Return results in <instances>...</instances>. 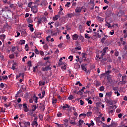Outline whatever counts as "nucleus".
<instances>
[{"mask_svg":"<svg viewBox=\"0 0 127 127\" xmlns=\"http://www.w3.org/2000/svg\"><path fill=\"white\" fill-rule=\"evenodd\" d=\"M68 59H70V62H71V61H72V60H73V56H70L68 57Z\"/></svg>","mask_w":127,"mask_h":127,"instance_id":"obj_58","label":"nucleus"},{"mask_svg":"<svg viewBox=\"0 0 127 127\" xmlns=\"http://www.w3.org/2000/svg\"><path fill=\"white\" fill-rule=\"evenodd\" d=\"M75 15V14L74 13H67V16H68V17H69V18H71V17H74Z\"/></svg>","mask_w":127,"mask_h":127,"instance_id":"obj_15","label":"nucleus"},{"mask_svg":"<svg viewBox=\"0 0 127 127\" xmlns=\"http://www.w3.org/2000/svg\"><path fill=\"white\" fill-rule=\"evenodd\" d=\"M61 116H62V113L59 112L57 114V117H58V118H60V117H61Z\"/></svg>","mask_w":127,"mask_h":127,"instance_id":"obj_63","label":"nucleus"},{"mask_svg":"<svg viewBox=\"0 0 127 127\" xmlns=\"http://www.w3.org/2000/svg\"><path fill=\"white\" fill-rule=\"evenodd\" d=\"M59 16H58L57 15H56L55 16L53 17V20H54V21H55L56 20H58V18H59Z\"/></svg>","mask_w":127,"mask_h":127,"instance_id":"obj_19","label":"nucleus"},{"mask_svg":"<svg viewBox=\"0 0 127 127\" xmlns=\"http://www.w3.org/2000/svg\"><path fill=\"white\" fill-rule=\"evenodd\" d=\"M75 11L76 12H81V11H82V9H81V8H79V7H77L75 9Z\"/></svg>","mask_w":127,"mask_h":127,"instance_id":"obj_26","label":"nucleus"},{"mask_svg":"<svg viewBox=\"0 0 127 127\" xmlns=\"http://www.w3.org/2000/svg\"><path fill=\"white\" fill-rule=\"evenodd\" d=\"M94 126H95V123H94V122L91 120L90 121V123L89 124V127H91V126L94 127Z\"/></svg>","mask_w":127,"mask_h":127,"instance_id":"obj_25","label":"nucleus"},{"mask_svg":"<svg viewBox=\"0 0 127 127\" xmlns=\"http://www.w3.org/2000/svg\"><path fill=\"white\" fill-rule=\"evenodd\" d=\"M69 50L71 53V54H73V53H75V50L73 49L70 48L69 49Z\"/></svg>","mask_w":127,"mask_h":127,"instance_id":"obj_51","label":"nucleus"},{"mask_svg":"<svg viewBox=\"0 0 127 127\" xmlns=\"http://www.w3.org/2000/svg\"><path fill=\"white\" fill-rule=\"evenodd\" d=\"M78 38H79V36H78V34H74L73 35H72L73 40H77Z\"/></svg>","mask_w":127,"mask_h":127,"instance_id":"obj_10","label":"nucleus"},{"mask_svg":"<svg viewBox=\"0 0 127 127\" xmlns=\"http://www.w3.org/2000/svg\"><path fill=\"white\" fill-rule=\"evenodd\" d=\"M42 20V22H45V21H47V18H46L45 17H43L41 18Z\"/></svg>","mask_w":127,"mask_h":127,"instance_id":"obj_24","label":"nucleus"},{"mask_svg":"<svg viewBox=\"0 0 127 127\" xmlns=\"http://www.w3.org/2000/svg\"><path fill=\"white\" fill-rule=\"evenodd\" d=\"M25 126L24 127H27V126L29 127L30 126V122H25Z\"/></svg>","mask_w":127,"mask_h":127,"instance_id":"obj_36","label":"nucleus"},{"mask_svg":"<svg viewBox=\"0 0 127 127\" xmlns=\"http://www.w3.org/2000/svg\"><path fill=\"white\" fill-rule=\"evenodd\" d=\"M104 90H105V87H104V86L100 87L99 88V91H100V92H103Z\"/></svg>","mask_w":127,"mask_h":127,"instance_id":"obj_38","label":"nucleus"},{"mask_svg":"<svg viewBox=\"0 0 127 127\" xmlns=\"http://www.w3.org/2000/svg\"><path fill=\"white\" fill-rule=\"evenodd\" d=\"M33 4H34V2H30L28 4V7H30L31 8V7H32V6H34Z\"/></svg>","mask_w":127,"mask_h":127,"instance_id":"obj_16","label":"nucleus"},{"mask_svg":"<svg viewBox=\"0 0 127 127\" xmlns=\"http://www.w3.org/2000/svg\"><path fill=\"white\" fill-rule=\"evenodd\" d=\"M19 126L21 127H25V123H20V122H19Z\"/></svg>","mask_w":127,"mask_h":127,"instance_id":"obj_42","label":"nucleus"},{"mask_svg":"<svg viewBox=\"0 0 127 127\" xmlns=\"http://www.w3.org/2000/svg\"><path fill=\"white\" fill-rule=\"evenodd\" d=\"M106 39H107V38H105V37H103L101 40V42L102 43H104V42H105V40H106Z\"/></svg>","mask_w":127,"mask_h":127,"instance_id":"obj_54","label":"nucleus"},{"mask_svg":"<svg viewBox=\"0 0 127 127\" xmlns=\"http://www.w3.org/2000/svg\"><path fill=\"white\" fill-rule=\"evenodd\" d=\"M107 50H109V48L108 47H106L103 49L102 52L106 54V52H107Z\"/></svg>","mask_w":127,"mask_h":127,"instance_id":"obj_21","label":"nucleus"},{"mask_svg":"<svg viewBox=\"0 0 127 127\" xmlns=\"http://www.w3.org/2000/svg\"><path fill=\"white\" fill-rule=\"evenodd\" d=\"M106 96H108V97H111V96H112V92L106 93Z\"/></svg>","mask_w":127,"mask_h":127,"instance_id":"obj_50","label":"nucleus"},{"mask_svg":"<svg viewBox=\"0 0 127 127\" xmlns=\"http://www.w3.org/2000/svg\"><path fill=\"white\" fill-rule=\"evenodd\" d=\"M77 95H80V96H82L83 95V91L79 90L76 93Z\"/></svg>","mask_w":127,"mask_h":127,"instance_id":"obj_32","label":"nucleus"},{"mask_svg":"<svg viewBox=\"0 0 127 127\" xmlns=\"http://www.w3.org/2000/svg\"><path fill=\"white\" fill-rule=\"evenodd\" d=\"M9 7L12 9H15L16 7V5L15 4H11L9 5Z\"/></svg>","mask_w":127,"mask_h":127,"instance_id":"obj_11","label":"nucleus"},{"mask_svg":"<svg viewBox=\"0 0 127 127\" xmlns=\"http://www.w3.org/2000/svg\"><path fill=\"white\" fill-rule=\"evenodd\" d=\"M113 14V12L111 10H108L107 12V15L108 17H110Z\"/></svg>","mask_w":127,"mask_h":127,"instance_id":"obj_13","label":"nucleus"},{"mask_svg":"<svg viewBox=\"0 0 127 127\" xmlns=\"http://www.w3.org/2000/svg\"><path fill=\"white\" fill-rule=\"evenodd\" d=\"M79 29L81 33H83V32H84V30H85L84 29V26H82L81 25H79Z\"/></svg>","mask_w":127,"mask_h":127,"instance_id":"obj_9","label":"nucleus"},{"mask_svg":"<svg viewBox=\"0 0 127 127\" xmlns=\"http://www.w3.org/2000/svg\"><path fill=\"white\" fill-rule=\"evenodd\" d=\"M45 95V91L43 90L42 92V96L40 97V99H43L44 96Z\"/></svg>","mask_w":127,"mask_h":127,"instance_id":"obj_30","label":"nucleus"},{"mask_svg":"<svg viewBox=\"0 0 127 127\" xmlns=\"http://www.w3.org/2000/svg\"><path fill=\"white\" fill-rule=\"evenodd\" d=\"M79 125L78 127H80V126H81L82 125V124H84V121L81 120H79Z\"/></svg>","mask_w":127,"mask_h":127,"instance_id":"obj_39","label":"nucleus"},{"mask_svg":"<svg viewBox=\"0 0 127 127\" xmlns=\"http://www.w3.org/2000/svg\"><path fill=\"white\" fill-rule=\"evenodd\" d=\"M38 6L37 5H34V6L31 7V11L33 13H37L38 11Z\"/></svg>","mask_w":127,"mask_h":127,"instance_id":"obj_2","label":"nucleus"},{"mask_svg":"<svg viewBox=\"0 0 127 127\" xmlns=\"http://www.w3.org/2000/svg\"><path fill=\"white\" fill-rule=\"evenodd\" d=\"M33 99L35 102V103H37L38 101V97H37L36 96V95H34L33 96Z\"/></svg>","mask_w":127,"mask_h":127,"instance_id":"obj_14","label":"nucleus"},{"mask_svg":"<svg viewBox=\"0 0 127 127\" xmlns=\"http://www.w3.org/2000/svg\"><path fill=\"white\" fill-rule=\"evenodd\" d=\"M39 2H40V0H35L34 4H37V5H39Z\"/></svg>","mask_w":127,"mask_h":127,"instance_id":"obj_29","label":"nucleus"},{"mask_svg":"<svg viewBox=\"0 0 127 127\" xmlns=\"http://www.w3.org/2000/svg\"><path fill=\"white\" fill-rule=\"evenodd\" d=\"M49 70H51L50 65H47L45 67H42V71L44 72H45V71H49Z\"/></svg>","mask_w":127,"mask_h":127,"instance_id":"obj_4","label":"nucleus"},{"mask_svg":"<svg viewBox=\"0 0 127 127\" xmlns=\"http://www.w3.org/2000/svg\"><path fill=\"white\" fill-rule=\"evenodd\" d=\"M39 119L41 121H43V115L39 114Z\"/></svg>","mask_w":127,"mask_h":127,"instance_id":"obj_48","label":"nucleus"},{"mask_svg":"<svg viewBox=\"0 0 127 127\" xmlns=\"http://www.w3.org/2000/svg\"><path fill=\"white\" fill-rule=\"evenodd\" d=\"M34 51L36 54H39V51L37 49H35Z\"/></svg>","mask_w":127,"mask_h":127,"instance_id":"obj_56","label":"nucleus"},{"mask_svg":"<svg viewBox=\"0 0 127 127\" xmlns=\"http://www.w3.org/2000/svg\"><path fill=\"white\" fill-rule=\"evenodd\" d=\"M125 79H126V76H122V82H124V83H127V81H126V80H125Z\"/></svg>","mask_w":127,"mask_h":127,"instance_id":"obj_46","label":"nucleus"},{"mask_svg":"<svg viewBox=\"0 0 127 127\" xmlns=\"http://www.w3.org/2000/svg\"><path fill=\"white\" fill-rule=\"evenodd\" d=\"M40 105H41V106L39 107V108L42 110V112H44V110H45L44 104L40 103Z\"/></svg>","mask_w":127,"mask_h":127,"instance_id":"obj_8","label":"nucleus"},{"mask_svg":"<svg viewBox=\"0 0 127 127\" xmlns=\"http://www.w3.org/2000/svg\"><path fill=\"white\" fill-rule=\"evenodd\" d=\"M97 17L98 18V20H100V21H104V18H102L100 16H98Z\"/></svg>","mask_w":127,"mask_h":127,"instance_id":"obj_53","label":"nucleus"},{"mask_svg":"<svg viewBox=\"0 0 127 127\" xmlns=\"http://www.w3.org/2000/svg\"><path fill=\"white\" fill-rule=\"evenodd\" d=\"M32 112H35L36 111V109H37V107H36V105H33L32 106Z\"/></svg>","mask_w":127,"mask_h":127,"instance_id":"obj_20","label":"nucleus"},{"mask_svg":"<svg viewBox=\"0 0 127 127\" xmlns=\"http://www.w3.org/2000/svg\"><path fill=\"white\" fill-rule=\"evenodd\" d=\"M106 26H108V28H112V27H114V26H112L111 25V23L106 22V24H105Z\"/></svg>","mask_w":127,"mask_h":127,"instance_id":"obj_18","label":"nucleus"},{"mask_svg":"<svg viewBox=\"0 0 127 127\" xmlns=\"http://www.w3.org/2000/svg\"><path fill=\"white\" fill-rule=\"evenodd\" d=\"M16 65H17V64L14 63L12 64V66L11 67V69L12 70H15V66H16Z\"/></svg>","mask_w":127,"mask_h":127,"instance_id":"obj_22","label":"nucleus"},{"mask_svg":"<svg viewBox=\"0 0 127 127\" xmlns=\"http://www.w3.org/2000/svg\"><path fill=\"white\" fill-rule=\"evenodd\" d=\"M70 4H71V2H67L66 4H65V6H67V7H69L70 6Z\"/></svg>","mask_w":127,"mask_h":127,"instance_id":"obj_55","label":"nucleus"},{"mask_svg":"<svg viewBox=\"0 0 127 127\" xmlns=\"http://www.w3.org/2000/svg\"><path fill=\"white\" fill-rule=\"evenodd\" d=\"M9 57L10 59H13V58H14V54H12L11 55H9Z\"/></svg>","mask_w":127,"mask_h":127,"instance_id":"obj_40","label":"nucleus"},{"mask_svg":"<svg viewBox=\"0 0 127 127\" xmlns=\"http://www.w3.org/2000/svg\"><path fill=\"white\" fill-rule=\"evenodd\" d=\"M42 21V20H41V18H39L38 20V24H41V22Z\"/></svg>","mask_w":127,"mask_h":127,"instance_id":"obj_60","label":"nucleus"},{"mask_svg":"<svg viewBox=\"0 0 127 127\" xmlns=\"http://www.w3.org/2000/svg\"><path fill=\"white\" fill-rule=\"evenodd\" d=\"M37 125H38V124H37V121H34L32 123V126H33H33H36V127H37Z\"/></svg>","mask_w":127,"mask_h":127,"instance_id":"obj_27","label":"nucleus"},{"mask_svg":"<svg viewBox=\"0 0 127 127\" xmlns=\"http://www.w3.org/2000/svg\"><path fill=\"white\" fill-rule=\"evenodd\" d=\"M22 106H23L24 112H25V113H27V112L28 111V108H27V104H26V103H23Z\"/></svg>","mask_w":127,"mask_h":127,"instance_id":"obj_5","label":"nucleus"},{"mask_svg":"<svg viewBox=\"0 0 127 127\" xmlns=\"http://www.w3.org/2000/svg\"><path fill=\"white\" fill-rule=\"evenodd\" d=\"M88 4L91 5H93V6H95V3L94 2V0H90Z\"/></svg>","mask_w":127,"mask_h":127,"instance_id":"obj_23","label":"nucleus"},{"mask_svg":"<svg viewBox=\"0 0 127 127\" xmlns=\"http://www.w3.org/2000/svg\"><path fill=\"white\" fill-rule=\"evenodd\" d=\"M38 66H43V62H39L38 63Z\"/></svg>","mask_w":127,"mask_h":127,"instance_id":"obj_47","label":"nucleus"},{"mask_svg":"<svg viewBox=\"0 0 127 127\" xmlns=\"http://www.w3.org/2000/svg\"><path fill=\"white\" fill-rule=\"evenodd\" d=\"M103 58L102 57H100L99 55H97L95 59L97 60V61H101V60Z\"/></svg>","mask_w":127,"mask_h":127,"instance_id":"obj_12","label":"nucleus"},{"mask_svg":"<svg viewBox=\"0 0 127 127\" xmlns=\"http://www.w3.org/2000/svg\"><path fill=\"white\" fill-rule=\"evenodd\" d=\"M74 97L73 95H70L68 97V100H73V99H74Z\"/></svg>","mask_w":127,"mask_h":127,"instance_id":"obj_52","label":"nucleus"},{"mask_svg":"<svg viewBox=\"0 0 127 127\" xmlns=\"http://www.w3.org/2000/svg\"><path fill=\"white\" fill-rule=\"evenodd\" d=\"M16 49V47H12V48L11 49V52H12V53L14 52V51H15Z\"/></svg>","mask_w":127,"mask_h":127,"instance_id":"obj_44","label":"nucleus"},{"mask_svg":"<svg viewBox=\"0 0 127 127\" xmlns=\"http://www.w3.org/2000/svg\"><path fill=\"white\" fill-rule=\"evenodd\" d=\"M63 46V43H60L59 45H58V47H59V48H62Z\"/></svg>","mask_w":127,"mask_h":127,"instance_id":"obj_57","label":"nucleus"},{"mask_svg":"<svg viewBox=\"0 0 127 127\" xmlns=\"http://www.w3.org/2000/svg\"><path fill=\"white\" fill-rule=\"evenodd\" d=\"M36 37H40L41 33L34 32Z\"/></svg>","mask_w":127,"mask_h":127,"instance_id":"obj_31","label":"nucleus"},{"mask_svg":"<svg viewBox=\"0 0 127 127\" xmlns=\"http://www.w3.org/2000/svg\"><path fill=\"white\" fill-rule=\"evenodd\" d=\"M66 67H67V64L64 63L61 67L63 70H66Z\"/></svg>","mask_w":127,"mask_h":127,"instance_id":"obj_17","label":"nucleus"},{"mask_svg":"<svg viewBox=\"0 0 127 127\" xmlns=\"http://www.w3.org/2000/svg\"><path fill=\"white\" fill-rule=\"evenodd\" d=\"M94 35H93V36L91 38V39H93V40L94 39H96V38H101V36L100 34V33H96V32H94Z\"/></svg>","mask_w":127,"mask_h":127,"instance_id":"obj_1","label":"nucleus"},{"mask_svg":"<svg viewBox=\"0 0 127 127\" xmlns=\"http://www.w3.org/2000/svg\"><path fill=\"white\" fill-rule=\"evenodd\" d=\"M100 53H101L100 57H102V58L104 57V56H105V55H106V54H105L104 53H103V51H101Z\"/></svg>","mask_w":127,"mask_h":127,"instance_id":"obj_45","label":"nucleus"},{"mask_svg":"<svg viewBox=\"0 0 127 127\" xmlns=\"http://www.w3.org/2000/svg\"><path fill=\"white\" fill-rule=\"evenodd\" d=\"M21 34L22 35H26V34H27V33H26V31H25V30H24L21 32Z\"/></svg>","mask_w":127,"mask_h":127,"instance_id":"obj_43","label":"nucleus"},{"mask_svg":"<svg viewBox=\"0 0 127 127\" xmlns=\"http://www.w3.org/2000/svg\"><path fill=\"white\" fill-rule=\"evenodd\" d=\"M107 79L108 81H111L112 78L111 77V75H107Z\"/></svg>","mask_w":127,"mask_h":127,"instance_id":"obj_34","label":"nucleus"},{"mask_svg":"<svg viewBox=\"0 0 127 127\" xmlns=\"http://www.w3.org/2000/svg\"><path fill=\"white\" fill-rule=\"evenodd\" d=\"M37 68V66H35L33 68V72H36V69Z\"/></svg>","mask_w":127,"mask_h":127,"instance_id":"obj_62","label":"nucleus"},{"mask_svg":"<svg viewBox=\"0 0 127 127\" xmlns=\"http://www.w3.org/2000/svg\"><path fill=\"white\" fill-rule=\"evenodd\" d=\"M81 68L82 70H83V71H85V72L87 71V68H85V65H83V64H82Z\"/></svg>","mask_w":127,"mask_h":127,"instance_id":"obj_35","label":"nucleus"},{"mask_svg":"<svg viewBox=\"0 0 127 127\" xmlns=\"http://www.w3.org/2000/svg\"><path fill=\"white\" fill-rule=\"evenodd\" d=\"M111 126L112 127H117L118 126V124H117V122H112L111 125H109V126L107 127H110Z\"/></svg>","mask_w":127,"mask_h":127,"instance_id":"obj_6","label":"nucleus"},{"mask_svg":"<svg viewBox=\"0 0 127 127\" xmlns=\"http://www.w3.org/2000/svg\"><path fill=\"white\" fill-rule=\"evenodd\" d=\"M100 85H101V82H100L99 81H97L96 83V87H99V86H100Z\"/></svg>","mask_w":127,"mask_h":127,"instance_id":"obj_49","label":"nucleus"},{"mask_svg":"<svg viewBox=\"0 0 127 127\" xmlns=\"http://www.w3.org/2000/svg\"><path fill=\"white\" fill-rule=\"evenodd\" d=\"M28 66L30 68V67L32 66V64H31V61H29L27 63Z\"/></svg>","mask_w":127,"mask_h":127,"instance_id":"obj_28","label":"nucleus"},{"mask_svg":"<svg viewBox=\"0 0 127 127\" xmlns=\"http://www.w3.org/2000/svg\"><path fill=\"white\" fill-rule=\"evenodd\" d=\"M80 103L81 106H83L84 104H85V102H84V101H83L82 100H80Z\"/></svg>","mask_w":127,"mask_h":127,"instance_id":"obj_61","label":"nucleus"},{"mask_svg":"<svg viewBox=\"0 0 127 127\" xmlns=\"http://www.w3.org/2000/svg\"><path fill=\"white\" fill-rule=\"evenodd\" d=\"M74 49L77 50H81L82 48L80 47H77L74 48Z\"/></svg>","mask_w":127,"mask_h":127,"instance_id":"obj_64","label":"nucleus"},{"mask_svg":"<svg viewBox=\"0 0 127 127\" xmlns=\"http://www.w3.org/2000/svg\"><path fill=\"white\" fill-rule=\"evenodd\" d=\"M110 73H112V71L111 70H108L107 71H106V75H110Z\"/></svg>","mask_w":127,"mask_h":127,"instance_id":"obj_59","label":"nucleus"},{"mask_svg":"<svg viewBox=\"0 0 127 127\" xmlns=\"http://www.w3.org/2000/svg\"><path fill=\"white\" fill-rule=\"evenodd\" d=\"M105 101L106 102V103H108L111 106H113V101H112V100H110L106 97L105 98Z\"/></svg>","mask_w":127,"mask_h":127,"instance_id":"obj_7","label":"nucleus"},{"mask_svg":"<svg viewBox=\"0 0 127 127\" xmlns=\"http://www.w3.org/2000/svg\"><path fill=\"white\" fill-rule=\"evenodd\" d=\"M87 117H91L92 116V112H88L86 113Z\"/></svg>","mask_w":127,"mask_h":127,"instance_id":"obj_37","label":"nucleus"},{"mask_svg":"<svg viewBox=\"0 0 127 127\" xmlns=\"http://www.w3.org/2000/svg\"><path fill=\"white\" fill-rule=\"evenodd\" d=\"M20 43L21 44V45L25 44V40H20Z\"/></svg>","mask_w":127,"mask_h":127,"instance_id":"obj_33","label":"nucleus"},{"mask_svg":"<svg viewBox=\"0 0 127 127\" xmlns=\"http://www.w3.org/2000/svg\"><path fill=\"white\" fill-rule=\"evenodd\" d=\"M7 9H8V6H4L3 7V8H2L1 10L0 11V12L1 13H0V15H1V14H2V12H3V11L6 12L7 10Z\"/></svg>","mask_w":127,"mask_h":127,"instance_id":"obj_3","label":"nucleus"},{"mask_svg":"<svg viewBox=\"0 0 127 127\" xmlns=\"http://www.w3.org/2000/svg\"><path fill=\"white\" fill-rule=\"evenodd\" d=\"M89 35V34H88L87 33H86L85 35H84V37L85 38H87V39H90V38H91V37L88 36Z\"/></svg>","mask_w":127,"mask_h":127,"instance_id":"obj_41","label":"nucleus"}]
</instances>
